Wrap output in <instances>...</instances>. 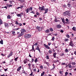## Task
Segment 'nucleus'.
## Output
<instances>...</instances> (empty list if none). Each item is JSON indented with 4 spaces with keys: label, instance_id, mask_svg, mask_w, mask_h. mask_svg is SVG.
Here are the masks:
<instances>
[{
    "label": "nucleus",
    "instance_id": "nucleus-15",
    "mask_svg": "<svg viewBox=\"0 0 76 76\" xmlns=\"http://www.w3.org/2000/svg\"><path fill=\"white\" fill-rule=\"evenodd\" d=\"M45 33H47V34H48V33H49L50 30H49V29H48L47 30H45Z\"/></svg>",
    "mask_w": 76,
    "mask_h": 76
},
{
    "label": "nucleus",
    "instance_id": "nucleus-50",
    "mask_svg": "<svg viewBox=\"0 0 76 76\" xmlns=\"http://www.w3.org/2000/svg\"><path fill=\"white\" fill-rule=\"evenodd\" d=\"M20 29V28H16L15 29H14V31H17V30H18V29Z\"/></svg>",
    "mask_w": 76,
    "mask_h": 76
},
{
    "label": "nucleus",
    "instance_id": "nucleus-17",
    "mask_svg": "<svg viewBox=\"0 0 76 76\" xmlns=\"http://www.w3.org/2000/svg\"><path fill=\"white\" fill-rule=\"evenodd\" d=\"M24 62V64H26L27 62H28L27 59H26L24 60L23 61Z\"/></svg>",
    "mask_w": 76,
    "mask_h": 76
},
{
    "label": "nucleus",
    "instance_id": "nucleus-33",
    "mask_svg": "<svg viewBox=\"0 0 76 76\" xmlns=\"http://www.w3.org/2000/svg\"><path fill=\"white\" fill-rule=\"evenodd\" d=\"M66 37L67 38H70V36L69 34H67L66 35Z\"/></svg>",
    "mask_w": 76,
    "mask_h": 76
},
{
    "label": "nucleus",
    "instance_id": "nucleus-23",
    "mask_svg": "<svg viewBox=\"0 0 76 76\" xmlns=\"http://www.w3.org/2000/svg\"><path fill=\"white\" fill-rule=\"evenodd\" d=\"M45 74V72H42L41 73V76H44Z\"/></svg>",
    "mask_w": 76,
    "mask_h": 76
},
{
    "label": "nucleus",
    "instance_id": "nucleus-54",
    "mask_svg": "<svg viewBox=\"0 0 76 76\" xmlns=\"http://www.w3.org/2000/svg\"><path fill=\"white\" fill-rule=\"evenodd\" d=\"M31 61L32 62H34V59L33 58H31Z\"/></svg>",
    "mask_w": 76,
    "mask_h": 76
},
{
    "label": "nucleus",
    "instance_id": "nucleus-28",
    "mask_svg": "<svg viewBox=\"0 0 76 76\" xmlns=\"http://www.w3.org/2000/svg\"><path fill=\"white\" fill-rule=\"evenodd\" d=\"M18 58H19V57H17V58H15V59H14L15 61H16V62L17 61H18Z\"/></svg>",
    "mask_w": 76,
    "mask_h": 76
},
{
    "label": "nucleus",
    "instance_id": "nucleus-29",
    "mask_svg": "<svg viewBox=\"0 0 76 76\" xmlns=\"http://www.w3.org/2000/svg\"><path fill=\"white\" fill-rule=\"evenodd\" d=\"M26 13H29V8H28L26 10Z\"/></svg>",
    "mask_w": 76,
    "mask_h": 76
},
{
    "label": "nucleus",
    "instance_id": "nucleus-59",
    "mask_svg": "<svg viewBox=\"0 0 76 76\" xmlns=\"http://www.w3.org/2000/svg\"><path fill=\"white\" fill-rule=\"evenodd\" d=\"M67 15H68V16H70V13H68L67 14Z\"/></svg>",
    "mask_w": 76,
    "mask_h": 76
},
{
    "label": "nucleus",
    "instance_id": "nucleus-9",
    "mask_svg": "<svg viewBox=\"0 0 76 76\" xmlns=\"http://www.w3.org/2000/svg\"><path fill=\"white\" fill-rule=\"evenodd\" d=\"M43 45L45 48H47V49H50V47H49L48 45H46L45 44H43Z\"/></svg>",
    "mask_w": 76,
    "mask_h": 76
},
{
    "label": "nucleus",
    "instance_id": "nucleus-38",
    "mask_svg": "<svg viewBox=\"0 0 76 76\" xmlns=\"http://www.w3.org/2000/svg\"><path fill=\"white\" fill-rule=\"evenodd\" d=\"M59 73L60 75H63V71H59Z\"/></svg>",
    "mask_w": 76,
    "mask_h": 76
},
{
    "label": "nucleus",
    "instance_id": "nucleus-47",
    "mask_svg": "<svg viewBox=\"0 0 76 76\" xmlns=\"http://www.w3.org/2000/svg\"><path fill=\"white\" fill-rule=\"evenodd\" d=\"M56 68V65H55L54 66H53V68L51 69V70H53L54 69H55Z\"/></svg>",
    "mask_w": 76,
    "mask_h": 76
},
{
    "label": "nucleus",
    "instance_id": "nucleus-55",
    "mask_svg": "<svg viewBox=\"0 0 76 76\" xmlns=\"http://www.w3.org/2000/svg\"><path fill=\"white\" fill-rule=\"evenodd\" d=\"M32 75H33V72H32L31 73V74L29 75V76H32Z\"/></svg>",
    "mask_w": 76,
    "mask_h": 76
},
{
    "label": "nucleus",
    "instance_id": "nucleus-16",
    "mask_svg": "<svg viewBox=\"0 0 76 76\" xmlns=\"http://www.w3.org/2000/svg\"><path fill=\"white\" fill-rule=\"evenodd\" d=\"M56 54H57V53H53V56L54 58H56Z\"/></svg>",
    "mask_w": 76,
    "mask_h": 76
},
{
    "label": "nucleus",
    "instance_id": "nucleus-64",
    "mask_svg": "<svg viewBox=\"0 0 76 76\" xmlns=\"http://www.w3.org/2000/svg\"><path fill=\"white\" fill-rule=\"evenodd\" d=\"M0 76H7V75H4V74H3V75H0Z\"/></svg>",
    "mask_w": 76,
    "mask_h": 76
},
{
    "label": "nucleus",
    "instance_id": "nucleus-1",
    "mask_svg": "<svg viewBox=\"0 0 76 76\" xmlns=\"http://www.w3.org/2000/svg\"><path fill=\"white\" fill-rule=\"evenodd\" d=\"M39 10H41L42 11H45V12L44 13V15L45 14V13H48V9H45L44 6H43L42 7H39Z\"/></svg>",
    "mask_w": 76,
    "mask_h": 76
},
{
    "label": "nucleus",
    "instance_id": "nucleus-63",
    "mask_svg": "<svg viewBox=\"0 0 76 76\" xmlns=\"http://www.w3.org/2000/svg\"><path fill=\"white\" fill-rule=\"evenodd\" d=\"M69 68H72V66H71V64L69 65Z\"/></svg>",
    "mask_w": 76,
    "mask_h": 76
},
{
    "label": "nucleus",
    "instance_id": "nucleus-45",
    "mask_svg": "<svg viewBox=\"0 0 76 76\" xmlns=\"http://www.w3.org/2000/svg\"><path fill=\"white\" fill-rule=\"evenodd\" d=\"M40 69H44V68H43V66H40Z\"/></svg>",
    "mask_w": 76,
    "mask_h": 76
},
{
    "label": "nucleus",
    "instance_id": "nucleus-61",
    "mask_svg": "<svg viewBox=\"0 0 76 76\" xmlns=\"http://www.w3.org/2000/svg\"><path fill=\"white\" fill-rule=\"evenodd\" d=\"M53 35H55V36H57V35H58V34H53Z\"/></svg>",
    "mask_w": 76,
    "mask_h": 76
},
{
    "label": "nucleus",
    "instance_id": "nucleus-42",
    "mask_svg": "<svg viewBox=\"0 0 76 76\" xmlns=\"http://www.w3.org/2000/svg\"><path fill=\"white\" fill-rule=\"evenodd\" d=\"M19 1H20L22 3H23V2H24V1H25V0H19Z\"/></svg>",
    "mask_w": 76,
    "mask_h": 76
},
{
    "label": "nucleus",
    "instance_id": "nucleus-40",
    "mask_svg": "<svg viewBox=\"0 0 76 76\" xmlns=\"http://www.w3.org/2000/svg\"><path fill=\"white\" fill-rule=\"evenodd\" d=\"M64 41H66V42L67 41H69V39H64Z\"/></svg>",
    "mask_w": 76,
    "mask_h": 76
},
{
    "label": "nucleus",
    "instance_id": "nucleus-62",
    "mask_svg": "<svg viewBox=\"0 0 76 76\" xmlns=\"http://www.w3.org/2000/svg\"><path fill=\"white\" fill-rule=\"evenodd\" d=\"M7 69H8V68H7L6 69H4V70L5 72H6V71H7Z\"/></svg>",
    "mask_w": 76,
    "mask_h": 76
},
{
    "label": "nucleus",
    "instance_id": "nucleus-22",
    "mask_svg": "<svg viewBox=\"0 0 76 76\" xmlns=\"http://www.w3.org/2000/svg\"><path fill=\"white\" fill-rule=\"evenodd\" d=\"M20 8L21 9H22V8H23V6L22 5L20 7H19L17 8V9H20Z\"/></svg>",
    "mask_w": 76,
    "mask_h": 76
},
{
    "label": "nucleus",
    "instance_id": "nucleus-30",
    "mask_svg": "<svg viewBox=\"0 0 76 76\" xmlns=\"http://www.w3.org/2000/svg\"><path fill=\"white\" fill-rule=\"evenodd\" d=\"M50 29V32H53V31H54V30H53V28H50L49 29Z\"/></svg>",
    "mask_w": 76,
    "mask_h": 76
},
{
    "label": "nucleus",
    "instance_id": "nucleus-20",
    "mask_svg": "<svg viewBox=\"0 0 76 76\" xmlns=\"http://www.w3.org/2000/svg\"><path fill=\"white\" fill-rule=\"evenodd\" d=\"M48 53L49 54H52V53H53V52L51 50H49Z\"/></svg>",
    "mask_w": 76,
    "mask_h": 76
},
{
    "label": "nucleus",
    "instance_id": "nucleus-24",
    "mask_svg": "<svg viewBox=\"0 0 76 76\" xmlns=\"http://www.w3.org/2000/svg\"><path fill=\"white\" fill-rule=\"evenodd\" d=\"M16 15H17V16H18V17H20V16H22L23 15H21V14H16Z\"/></svg>",
    "mask_w": 76,
    "mask_h": 76
},
{
    "label": "nucleus",
    "instance_id": "nucleus-14",
    "mask_svg": "<svg viewBox=\"0 0 76 76\" xmlns=\"http://www.w3.org/2000/svg\"><path fill=\"white\" fill-rule=\"evenodd\" d=\"M4 25H5V27L6 28H7V27H8L9 26V24L7 23H4Z\"/></svg>",
    "mask_w": 76,
    "mask_h": 76
},
{
    "label": "nucleus",
    "instance_id": "nucleus-25",
    "mask_svg": "<svg viewBox=\"0 0 76 76\" xmlns=\"http://www.w3.org/2000/svg\"><path fill=\"white\" fill-rule=\"evenodd\" d=\"M34 67V68L33 69V72H37V68L35 67Z\"/></svg>",
    "mask_w": 76,
    "mask_h": 76
},
{
    "label": "nucleus",
    "instance_id": "nucleus-32",
    "mask_svg": "<svg viewBox=\"0 0 76 76\" xmlns=\"http://www.w3.org/2000/svg\"><path fill=\"white\" fill-rule=\"evenodd\" d=\"M72 30H73L74 31H76V28H75V27H73V28H72Z\"/></svg>",
    "mask_w": 76,
    "mask_h": 76
},
{
    "label": "nucleus",
    "instance_id": "nucleus-21",
    "mask_svg": "<svg viewBox=\"0 0 76 76\" xmlns=\"http://www.w3.org/2000/svg\"><path fill=\"white\" fill-rule=\"evenodd\" d=\"M59 61L58 60H54L53 61V63H57V62H58Z\"/></svg>",
    "mask_w": 76,
    "mask_h": 76
},
{
    "label": "nucleus",
    "instance_id": "nucleus-37",
    "mask_svg": "<svg viewBox=\"0 0 76 76\" xmlns=\"http://www.w3.org/2000/svg\"><path fill=\"white\" fill-rule=\"evenodd\" d=\"M19 23L18 22V21H16L15 22V24L16 25H19Z\"/></svg>",
    "mask_w": 76,
    "mask_h": 76
},
{
    "label": "nucleus",
    "instance_id": "nucleus-60",
    "mask_svg": "<svg viewBox=\"0 0 76 76\" xmlns=\"http://www.w3.org/2000/svg\"><path fill=\"white\" fill-rule=\"evenodd\" d=\"M12 34L13 35H14V34H15V31H12Z\"/></svg>",
    "mask_w": 76,
    "mask_h": 76
},
{
    "label": "nucleus",
    "instance_id": "nucleus-19",
    "mask_svg": "<svg viewBox=\"0 0 76 76\" xmlns=\"http://www.w3.org/2000/svg\"><path fill=\"white\" fill-rule=\"evenodd\" d=\"M36 15H37V16H39V15H40V13H39L37 11L36 12Z\"/></svg>",
    "mask_w": 76,
    "mask_h": 76
},
{
    "label": "nucleus",
    "instance_id": "nucleus-4",
    "mask_svg": "<svg viewBox=\"0 0 76 76\" xmlns=\"http://www.w3.org/2000/svg\"><path fill=\"white\" fill-rule=\"evenodd\" d=\"M70 12V11H66L63 13V14L64 16H67V13H69Z\"/></svg>",
    "mask_w": 76,
    "mask_h": 76
},
{
    "label": "nucleus",
    "instance_id": "nucleus-18",
    "mask_svg": "<svg viewBox=\"0 0 76 76\" xmlns=\"http://www.w3.org/2000/svg\"><path fill=\"white\" fill-rule=\"evenodd\" d=\"M2 24H3V21L1 19H0V25H2Z\"/></svg>",
    "mask_w": 76,
    "mask_h": 76
},
{
    "label": "nucleus",
    "instance_id": "nucleus-8",
    "mask_svg": "<svg viewBox=\"0 0 76 76\" xmlns=\"http://www.w3.org/2000/svg\"><path fill=\"white\" fill-rule=\"evenodd\" d=\"M38 45H38L36 47L35 49L37 50H38V51H39V53H41V51L40 50V49H39V46H38Z\"/></svg>",
    "mask_w": 76,
    "mask_h": 76
},
{
    "label": "nucleus",
    "instance_id": "nucleus-52",
    "mask_svg": "<svg viewBox=\"0 0 76 76\" xmlns=\"http://www.w3.org/2000/svg\"><path fill=\"white\" fill-rule=\"evenodd\" d=\"M2 8H5L6 9H7V7L5 6V7H2Z\"/></svg>",
    "mask_w": 76,
    "mask_h": 76
},
{
    "label": "nucleus",
    "instance_id": "nucleus-51",
    "mask_svg": "<svg viewBox=\"0 0 76 76\" xmlns=\"http://www.w3.org/2000/svg\"><path fill=\"white\" fill-rule=\"evenodd\" d=\"M71 64H72V66H73L74 65H75V62H73L72 63H71Z\"/></svg>",
    "mask_w": 76,
    "mask_h": 76
},
{
    "label": "nucleus",
    "instance_id": "nucleus-49",
    "mask_svg": "<svg viewBox=\"0 0 76 76\" xmlns=\"http://www.w3.org/2000/svg\"><path fill=\"white\" fill-rule=\"evenodd\" d=\"M34 45H32V50L33 51L34 50Z\"/></svg>",
    "mask_w": 76,
    "mask_h": 76
},
{
    "label": "nucleus",
    "instance_id": "nucleus-10",
    "mask_svg": "<svg viewBox=\"0 0 76 76\" xmlns=\"http://www.w3.org/2000/svg\"><path fill=\"white\" fill-rule=\"evenodd\" d=\"M12 55H13V52H11L10 53L8 56L7 58H9L10 56H12Z\"/></svg>",
    "mask_w": 76,
    "mask_h": 76
},
{
    "label": "nucleus",
    "instance_id": "nucleus-44",
    "mask_svg": "<svg viewBox=\"0 0 76 76\" xmlns=\"http://www.w3.org/2000/svg\"><path fill=\"white\" fill-rule=\"evenodd\" d=\"M55 22H58V20H57V19L56 18H55Z\"/></svg>",
    "mask_w": 76,
    "mask_h": 76
},
{
    "label": "nucleus",
    "instance_id": "nucleus-34",
    "mask_svg": "<svg viewBox=\"0 0 76 76\" xmlns=\"http://www.w3.org/2000/svg\"><path fill=\"white\" fill-rule=\"evenodd\" d=\"M18 25L19 26H22V24L21 23H19Z\"/></svg>",
    "mask_w": 76,
    "mask_h": 76
},
{
    "label": "nucleus",
    "instance_id": "nucleus-56",
    "mask_svg": "<svg viewBox=\"0 0 76 76\" xmlns=\"http://www.w3.org/2000/svg\"><path fill=\"white\" fill-rule=\"evenodd\" d=\"M65 20L66 22H69V19H68L67 18H66Z\"/></svg>",
    "mask_w": 76,
    "mask_h": 76
},
{
    "label": "nucleus",
    "instance_id": "nucleus-35",
    "mask_svg": "<svg viewBox=\"0 0 76 76\" xmlns=\"http://www.w3.org/2000/svg\"><path fill=\"white\" fill-rule=\"evenodd\" d=\"M68 74H69V73L68 72H66L65 73V76H67V75H68Z\"/></svg>",
    "mask_w": 76,
    "mask_h": 76
},
{
    "label": "nucleus",
    "instance_id": "nucleus-36",
    "mask_svg": "<svg viewBox=\"0 0 76 76\" xmlns=\"http://www.w3.org/2000/svg\"><path fill=\"white\" fill-rule=\"evenodd\" d=\"M65 51L66 53H67L69 52V50H67V49H66Z\"/></svg>",
    "mask_w": 76,
    "mask_h": 76
},
{
    "label": "nucleus",
    "instance_id": "nucleus-41",
    "mask_svg": "<svg viewBox=\"0 0 76 76\" xmlns=\"http://www.w3.org/2000/svg\"><path fill=\"white\" fill-rule=\"evenodd\" d=\"M45 64H46L48 66H49V63H48V62L45 61Z\"/></svg>",
    "mask_w": 76,
    "mask_h": 76
},
{
    "label": "nucleus",
    "instance_id": "nucleus-39",
    "mask_svg": "<svg viewBox=\"0 0 76 76\" xmlns=\"http://www.w3.org/2000/svg\"><path fill=\"white\" fill-rule=\"evenodd\" d=\"M63 7H65V8H66L67 7V5H66L65 4H64V5L63 6Z\"/></svg>",
    "mask_w": 76,
    "mask_h": 76
},
{
    "label": "nucleus",
    "instance_id": "nucleus-11",
    "mask_svg": "<svg viewBox=\"0 0 76 76\" xmlns=\"http://www.w3.org/2000/svg\"><path fill=\"white\" fill-rule=\"evenodd\" d=\"M61 19L62 20V22H63V23H64V24H65V23H67V22H65V20H64V18H61Z\"/></svg>",
    "mask_w": 76,
    "mask_h": 76
},
{
    "label": "nucleus",
    "instance_id": "nucleus-46",
    "mask_svg": "<svg viewBox=\"0 0 76 76\" xmlns=\"http://www.w3.org/2000/svg\"><path fill=\"white\" fill-rule=\"evenodd\" d=\"M34 62L35 63H37V58H36L34 60Z\"/></svg>",
    "mask_w": 76,
    "mask_h": 76
},
{
    "label": "nucleus",
    "instance_id": "nucleus-7",
    "mask_svg": "<svg viewBox=\"0 0 76 76\" xmlns=\"http://www.w3.org/2000/svg\"><path fill=\"white\" fill-rule=\"evenodd\" d=\"M69 44L70 46H71V47H74V44H73V43L72 40L70 41Z\"/></svg>",
    "mask_w": 76,
    "mask_h": 76
},
{
    "label": "nucleus",
    "instance_id": "nucleus-43",
    "mask_svg": "<svg viewBox=\"0 0 76 76\" xmlns=\"http://www.w3.org/2000/svg\"><path fill=\"white\" fill-rule=\"evenodd\" d=\"M51 39L52 41H54V39H55V37H53Z\"/></svg>",
    "mask_w": 76,
    "mask_h": 76
},
{
    "label": "nucleus",
    "instance_id": "nucleus-6",
    "mask_svg": "<svg viewBox=\"0 0 76 76\" xmlns=\"http://www.w3.org/2000/svg\"><path fill=\"white\" fill-rule=\"evenodd\" d=\"M70 3H71V2L70 1V2L69 3H68L67 4V6L68 7H69V8H72V4H70Z\"/></svg>",
    "mask_w": 76,
    "mask_h": 76
},
{
    "label": "nucleus",
    "instance_id": "nucleus-2",
    "mask_svg": "<svg viewBox=\"0 0 76 76\" xmlns=\"http://www.w3.org/2000/svg\"><path fill=\"white\" fill-rule=\"evenodd\" d=\"M26 32V30L24 28H22L21 29V33L17 37L18 38H20L23 35L24 33L23 32Z\"/></svg>",
    "mask_w": 76,
    "mask_h": 76
},
{
    "label": "nucleus",
    "instance_id": "nucleus-26",
    "mask_svg": "<svg viewBox=\"0 0 76 76\" xmlns=\"http://www.w3.org/2000/svg\"><path fill=\"white\" fill-rule=\"evenodd\" d=\"M11 17L10 15H8L7 16V19H10Z\"/></svg>",
    "mask_w": 76,
    "mask_h": 76
},
{
    "label": "nucleus",
    "instance_id": "nucleus-53",
    "mask_svg": "<svg viewBox=\"0 0 76 76\" xmlns=\"http://www.w3.org/2000/svg\"><path fill=\"white\" fill-rule=\"evenodd\" d=\"M30 13H33V14H35V12L33 11H32L31 12H30Z\"/></svg>",
    "mask_w": 76,
    "mask_h": 76
},
{
    "label": "nucleus",
    "instance_id": "nucleus-5",
    "mask_svg": "<svg viewBox=\"0 0 76 76\" xmlns=\"http://www.w3.org/2000/svg\"><path fill=\"white\" fill-rule=\"evenodd\" d=\"M36 28L38 30V31H39V32H40V31H42V28H41V27L39 26H37L36 27Z\"/></svg>",
    "mask_w": 76,
    "mask_h": 76
},
{
    "label": "nucleus",
    "instance_id": "nucleus-48",
    "mask_svg": "<svg viewBox=\"0 0 76 76\" xmlns=\"http://www.w3.org/2000/svg\"><path fill=\"white\" fill-rule=\"evenodd\" d=\"M46 58L47 59H49V56H46Z\"/></svg>",
    "mask_w": 76,
    "mask_h": 76
},
{
    "label": "nucleus",
    "instance_id": "nucleus-27",
    "mask_svg": "<svg viewBox=\"0 0 76 76\" xmlns=\"http://www.w3.org/2000/svg\"><path fill=\"white\" fill-rule=\"evenodd\" d=\"M28 10L29 11H32V7H30Z\"/></svg>",
    "mask_w": 76,
    "mask_h": 76
},
{
    "label": "nucleus",
    "instance_id": "nucleus-31",
    "mask_svg": "<svg viewBox=\"0 0 76 76\" xmlns=\"http://www.w3.org/2000/svg\"><path fill=\"white\" fill-rule=\"evenodd\" d=\"M0 43L1 44H3V40H1L0 41Z\"/></svg>",
    "mask_w": 76,
    "mask_h": 76
},
{
    "label": "nucleus",
    "instance_id": "nucleus-57",
    "mask_svg": "<svg viewBox=\"0 0 76 76\" xmlns=\"http://www.w3.org/2000/svg\"><path fill=\"white\" fill-rule=\"evenodd\" d=\"M28 66L29 67H30L31 66V64H28Z\"/></svg>",
    "mask_w": 76,
    "mask_h": 76
},
{
    "label": "nucleus",
    "instance_id": "nucleus-12",
    "mask_svg": "<svg viewBox=\"0 0 76 76\" xmlns=\"http://www.w3.org/2000/svg\"><path fill=\"white\" fill-rule=\"evenodd\" d=\"M56 28H58V29H59V28H61V26L60 24L57 25L56 26Z\"/></svg>",
    "mask_w": 76,
    "mask_h": 76
},
{
    "label": "nucleus",
    "instance_id": "nucleus-58",
    "mask_svg": "<svg viewBox=\"0 0 76 76\" xmlns=\"http://www.w3.org/2000/svg\"><path fill=\"white\" fill-rule=\"evenodd\" d=\"M66 64V63H63L61 65H65Z\"/></svg>",
    "mask_w": 76,
    "mask_h": 76
},
{
    "label": "nucleus",
    "instance_id": "nucleus-13",
    "mask_svg": "<svg viewBox=\"0 0 76 76\" xmlns=\"http://www.w3.org/2000/svg\"><path fill=\"white\" fill-rule=\"evenodd\" d=\"M21 68H22V66H20L17 69V72H19L20 70V69H21Z\"/></svg>",
    "mask_w": 76,
    "mask_h": 76
},
{
    "label": "nucleus",
    "instance_id": "nucleus-3",
    "mask_svg": "<svg viewBox=\"0 0 76 76\" xmlns=\"http://www.w3.org/2000/svg\"><path fill=\"white\" fill-rule=\"evenodd\" d=\"M26 39L29 38L31 37V35L30 34H26L24 35Z\"/></svg>",
    "mask_w": 76,
    "mask_h": 76
}]
</instances>
